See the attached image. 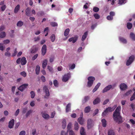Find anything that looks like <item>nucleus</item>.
<instances>
[{
  "mask_svg": "<svg viewBox=\"0 0 135 135\" xmlns=\"http://www.w3.org/2000/svg\"><path fill=\"white\" fill-rule=\"evenodd\" d=\"M95 79V78L93 76L89 77L88 78V81L87 83V86L89 87H91L93 85Z\"/></svg>",
  "mask_w": 135,
  "mask_h": 135,
  "instance_id": "nucleus-2",
  "label": "nucleus"
},
{
  "mask_svg": "<svg viewBox=\"0 0 135 135\" xmlns=\"http://www.w3.org/2000/svg\"><path fill=\"white\" fill-rule=\"evenodd\" d=\"M120 88L121 90H124L127 89V86L124 83H122L120 85Z\"/></svg>",
  "mask_w": 135,
  "mask_h": 135,
  "instance_id": "nucleus-7",
  "label": "nucleus"
},
{
  "mask_svg": "<svg viewBox=\"0 0 135 135\" xmlns=\"http://www.w3.org/2000/svg\"><path fill=\"white\" fill-rule=\"evenodd\" d=\"M46 47V46L45 45H44L42 47L41 49L42 54L43 56L45 55L46 53L47 50Z\"/></svg>",
  "mask_w": 135,
  "mask_h": 135,
  "instance_id": "nucleus-8",
  "label": "nucleus"
},
{
  "mask_svg": "<svg viewBox=\"0 0 135 135\" xmlns=\"http://www.w3.org/2000/svg\"><path fill=\"white\" fill-rule=\"evenodd\" d=\"M20 112L19 109H18L16 111L15 113V115L16 116H17L19 113Z\"/></svg>",
  "mask_w": 135,
  "mask_h": 135,
  "instance_id": "nucleus-63",
  "label": "nucleus"
},
{
  "mask_svg": "<svg viewBox=\"0 0 135 135\" xmlns=\"http://www.w3.org/2000/svg\"><path fill=\"white\" fill-rule=\"evenodd\" d=\"M134 99H135V91L131 97L130 100L131 101H132Z\"/></svg>",
  "mask_w": 135,
  "mask_h": 135,
  "instance_id": "nucleus-44",
  "label": "nucleus"
},
{
  "mask_svg": "<svg viewBox=\"0 0 135 135\" xmlns=\"http://www.w3.org/2000/svg\"><path fill=\"white\" fill-rule=\"evenodd\" d=\"M30 94L31 95V98H33L35 97V95L34 92L33 91H32L30 92Z\"/></svg>",
  "mask_w": 135,
  "mask_h": 135,
  "instance_id": "nucleus-46",
  "label": "nucleus"
},
{
  "mask_svg": "<svg viewBox=\"0 0 135 135\" xmlns=\"http://www.w3.org/2000/svg\"><path fill=\"white\" fill-rule=\"evenodd\" d=\"M112 88V86L111 85H109L105 87L102 91V92L104 93L110 90Z\"/></svg>",
  "mask_w": 135,
  "mask_h": 135,
  "instance_id": "nucleus-11",
  "label": "nucleus"
},
{
  "mask_svg": "<svg viewBox=\"0 0 135 135\" xmlns=\"http://www.w3.org/2000/svg\"><path fill=\"white\" fill-rule=\"evenodd\" d=\"M132 92L131 90H130L127 91L126 93H125L123 95L124 96H128Z\"/></svg>",
  "mask_w": 135,
  "mask_h": 135,
  "instance_id": "nucleus-37",
  "label": "nucleus"
},
{
  "mask_svg": "<svg viewBox=\"0 0 135 135\" xmlns=\"http://www.w3.org/2000/svg\"><path fill=\"white\" fill-rule=\"evenodd\" d=\"M80 133L81 135H86L85 132L84 128L83 127H81L80 131Z\"/></svg>",
  "mask_w": 135,
  "mask_h": 135,
  "instance_id": "nucleus-16",
  "label": "nucleus"
},
{
  "mask_svg": "<svg viewBox=\"0 0 135 135\" xmlns=\"http://www.w3.org/2000/svg\"><path fill=\"white\" fill-rule=\"evenodd\" d=\"M11 53L8 52V51L6 52L5 53V55L6 56L9 57L11 56Z\"/></svg>",
  "mask_w": 135,
  "mask_h": 135,
  "instance_id": "nucleus-56",
  "label": "nucleus"
},
{
  "mask_svg": "<svg viewBox=\"0 0 135 135\" xmlns=\"http://www.w3.org/2000/svg\"><path fill=\"white\" fill-rule=\"evenodd\" d=\"M71 104L68 103L66 105V112H69L70 110Z\"/></svg>",
  "mask_w": 135,
  "mask_h": 135,
  "instance_id": "nucleus-22",
  "label": "nucleus"
},
{
  "mask_svg": "<svg viewBox=\"0 0 135 135\" xmlns=\"http://www.w3.org/2000/svg\"><path fill=\"white\" fill-rule=\"evenodd\" d=\"M40 70V67L39 65H37L36 68V73L37 75L39 74Z\"/></svg>",
  "mask_w": 135,
  "mask_h": 135,
  "instance_id": "nucleus-25",
  "label": "nucleus"
},
{
  "mask_svg": "<svg viewBox=\"0 0 135 135\" xmlns=\"http://www.w3.org/2000/svg\"><path fill=\"white\" fill-rule=\"evenodd\" d=\"M62 128L63 129H64L65 128L66 125V123L65 119H63L62 121Z\"/></svg>",
  "mask_w": 135,
  "mask_h": 135,
  "instance_id": "nucleus-27",
  "label": "nucleus"
},
{
  "mask_svg": "<svg viewBox=\"0 0 135 135\" xmlns=\"http://www.w3.org/2000/svg\"><path fill=\"white\" fill-rule=\"evenodd\" d=\"M32 110H29L26 114V117H27L29 116L32 112Z\"/></svg>",
  "mask_w": 135,
  "mask_h": 135,
  "instance_id": "nucleus-57",
  "label": "nucleus"
},
{
  "mask_svg": "<svg viewBox=\"0 0 135 135\" xmlns=\"http://www.w3.org/2000/svg\"><path fill=\"white\" fill-rule=\"evenodd\" d=\"M71 123H70L68 124L67 126V128L68 129V131L70 130L71 129Z\"/></svg>",
  "mask_w": 135,
  "mask_h": 135,
  "instance_id": "nucleus-48",
  "label": "nucleus"
},
{
  "mask_svg": "<svg viewBox=\"0 0 135 135\" xmlns=\"http://www.w3.org/2000/svg\"><path fill=\"white\" fill-rule=\"evenodd\" d=\"M53 84L56 87H57L58 86V83L56 80H55L53 82Z\"/></svg>",
  "mask_w": 135,
  "mask_h": 135,
  "instance_id": "nucleus-47",
  "label": "nucleus"
},
{
  "mask_svg": "<svg viewBox=\"0 0 135 135\" xmlns=\"http://www.w3.org/2000/svg\"><path fill=\"white\" fill-rule=\"evenodd\" d=\"M100 101V99L98 98H97L94 100L93 104L94 105H95L99 103Z\"/></svg>",
  "mask_w": 135,
  "mask_h": 135,
  "instance_id": "nucleus-19",
  "label": "nucleus"
},
{
  "mask_svg": "<svg viewBox=\"0 0 135 135\" xmlns=\"http://www.w3.org/2000/svg\"><path fill=\"white\" fill-rule=\"evenodd\" d=\"M93 16L96 19H99L100 17V16L97 13L94 14Z\"/></svg>",
  "mask_w": 135,
  "mask_h": 135,
  "instance_id": "nucleus-45",
  "label": "nucleus"
},
{
  "mask_svg": "<svg viewBox=\"0 0 135 135\" xmlns=\"http://www.w3.org/2000/svg\"><path fill=\"white\" fill-rule=\"evenodd\" d=\"M30 9L29 8L27 7L25 10L26 15L27 16H30Z\"/></svg>",
  "mask_w": 135,
  "mask_h": 135,
  "instance_id": "nucleus-21",
  "label": "nucleus"
},
{
  "mask_svg": "<svg viewBox=\"0 0 135 135\" xmlns=\"http://www.w3.org/2000/svg\"><path fill=\"white\" fill-rule=\"evenodd\" d=\"M38 56V54H36L32 58V60L33 61L35 60L37 57Z\"/></svg>",
  "mask_w": 135,
  "mask_h": 135,
  "instance_id": "nucleus-53",
  "label": "nucleus"
},
{
  "mask_svg": "<svg viewBox=\"0 0 135 135\" xmlns=\"http://www.w3.org/2000/svg\"><path fill=\"white\" fill-rule=\"evenodd\" d=\"M130 37L133 40L135 41V35L134 33L132 32L130 33Z\"/></svg>",
  "mask_w": 135,
  "mask_h": 135,
  "instance_id": "nucleus-28",
  "label": "nucleus"
},
{
  "mask_svg": "<svg viewBox=\"0 0 135 135\" xmlns=\"http://www.w3.org/2000/svg\"><path fill=\"white\" fill-rule=\"evenodd\" d=\"M47 60L46 59L44 60L42 64V68L44 69H45L47 65Z\"/></svg>",
  "mask_w": 135,
  "mask_h": 135,
  "instance_id": "nucleus-15",
  "label": "nucleus"
},
{
  "mask_svg": "<svg viewBox=\"0 0 135 135\" xmlns=\"http://www.w3.org/2000/svg\"><path fill=\"white\" fill-rule=\"evenodd\" d=\"M88 35V32L86 31L85 32L82 36L81 38V40L82 41H84Z\"/></svg>",
  "mask_w": 135,
  "mask_h": 135,
  "instance_id": "nucleus-14",
  "label": "nucleus"
},
{
  "mask_svg": "<svg viewBox=\"0 0 135 135\" xmlns=\"http://www.w3.org/2000/svg\"><path fill=\"white\" fill-rule=\"evenodd\" d=\"M20 74L24 77H25L26 76V73L25 71L21 72L20 73Z\"/></svg>",
  "mask_w": 135,
  "mask_h": 135,
  "instance_id": "nucleus-55",
  "label": "nucleus"
},
{
  "mask_svg": "<svg viewBox=\"0 0 135 135\" xmlns=\"http://www.w3.org/2000/svg\"><path fill=\"white\" fill-rule=\"evenodd\" d=\"M10 42L9 40H6L3 41V42L4 44H8Z\"/></svg>",
  "mask_w": 135,
  "mask_h": 135,
  "instance_id": "nucleus-60",
  "label": "nucleus"
},
{
  "mask_svg": "<svg viewBox=\"0 0 135 135\" xmlns=\"http://www.w3.org/2000/svg\"><path fill=\"white\" fill-rule=\"evenodd\" d=\"M98 112H99V110H98V109H96L94 111V112L93 114V115H96L98 113Z\"/></svg>",
  "mask_w": 135,
  "mask_h": 135,
  "instance_id": "nucleus-62",
  "label": "nucleus"
},
{
  "mask_svg": "<svg viewBox=\"0 0 135 135\" xmlns=\"http://www.w3.org/2000/svg\"><path fill=\"white\" fill-rule=\"evenodd\" d=\"M135 59V56L132 55L130 56L129 59L126 61V65L128 66L130 65L134 61Z\"/></svg>",
  "mask_w": 135,
  "mask_h": 135,
  "instance_id": "nucleus-4",
  "label": "nucleus"
},
{
  "mask_svg": "<svg viewBox=\"0 0 135 135\" xmlns=\"http://www.w3.org/2000/svg\"><path fill=\"white\" fill-rule=\"evenodd\" d=\"M30 50L31 53H34L37 51L38 48L35 45H34L32 47Z\"/></svg>",
  "mask_w": 135,
  "mask_h": 135,
  "instance_id": "nucleus-9",
  "label": "nucleus"
},
{
  "mask_svg": "<svg viewBox=\"0 0 135 135\" xmlns=\"http://www.w3.org/2000/svg\"><path fill=\"white\" fill-rule=\"evenodd\" d=\"M119 39L121 42L123 43H127V41L126 39L123 37H120Z\"/></svg>",
  "mask_w": 135,
  "mask_h": 135,
  "instance_id": "nucleus-30",
  "label": "nucleus"
},
{
  "mask_svg": "<svg viewBox=\"0 0 135 135\" xmlns=\"http://www.w3.org/2000/svg\"><path fill=\"white\" fill-rule=\"evenodd\" d=\"M74 129L75 130L77 131L79 129V127L78 124L77 122H76L74 125Z\"/></svg>",
  "mask_w": 135,
  "mask_h": 135,
  "instance_id": "nucleus-36",
  "label": "nucleus"
},
{
  "mask_svg": "<svg viewBox=\"0 0 135 135\" xmlns=\"http://www.w3.org/2000/svg\"><path fill=\"white\" fill-rule=\"evenodd\" d=\"M78 37H72L70 38L69 40V42H71L72 41L73 43H75L77 40Z\"/></svg>",
  "mask_w": 135,
  "mask_h": 135,
  "instance_id": "nucleus-12",
  "label": "nucleus"
},
{
  "mask_svg": "<svg viewBox=\"0 0 135 135\" xmlns=\"http://www.w3.org/2000/svg\"><path fill=\"white\" fill-rule=\"evenodd\" d=\"M92 121L91 119H89L87 121V125L88 128H90L91 127V125L92 123Z\"/></svg>",
  "mask_w": 135,
  "mask_h": 135,
  "instance_id": "nucleus-17",
  "label": "nucleus"
},
{
  "mask_svg": "<svg viewBox=\"0 0 135 135\" xmlns=\"http://www.w3.org/2000/svg\"><path fill=\"white\" fill-rule=\"evenodd\" d=\"M20 8V5L19 4H18L15 7L14 9V12L15 13H17Z\"/></svg>",
  "mask_w": 135,
  "mask_h": 135,
  "instance_id": "nucleus-24",
  "label": "nucleus"
},
{
  "mask_svg": "<svg viewBox=\"0 0 135 135\" xmlns=\"http://www.w3.org/2000/svg\"><path fill=\"white\" fill-rule=\"evenodd\" d=\"M121 109V107L120 106H118L114 112L113 115L114 120L118 124L122 123V119L120 115Z\"/></svg>",
  "mask_w": 135,
  "mask_h": 135,
  "instance_id": "nucleus-1",
  "label": "nucleus"
},
{
  "mask_svg": "<svg viewBox=\"0 0 135 135\" xmlns=\"http://www.w3.org/2000/svg\"><path fill=\"white\" fill-rule=\"evenodd\" d=\"M69 135H75V134L73 131L70 130L69 132Z\"/></svg>",
  "mask_w": 135,
  "mask_h": 135,
  "instance_id": "nucleus-58",
  "label": "nucleus"
},
{
  "mask_svg": "<svg viewBox=\"0 0 135 135\" xmlns=\"http://www.w3.org/2000/svg\"><path fill=\"white\" fill-rule=\"evenodd\" d=\"M75 65L74 64H73L71 66L69 67V69L70 70V69H73L75 67Z\"/></svg>",
  "mask_w": 135,
  "mask_h": 135,
  "instance_id": "nucleus-54",
  "label": "nucleus"
},
{
  "mask_svg": "<svg viewBox=\"0 0 135 135\" xmlns=\"http://www.w3.org/2000/svg\"><path fill=\"white\" fill-rule=\"evenodd\" d=\"M112 110V108L111 107H109L105 109V111H107L108 112H111L113 111Z\"/></svg>",
  "mask_w": 135,
  "mask_h": 135,
  "instance_id": "nucleus-39",
  "label": "nucleus"
},
{
  "mask_svg": "<svg viewBox=\"0 0 135 135\" xmlns=\"http://www.w3.org/2000/svg\"><path fill=\"white\" fill-rule=\"evenodd\" d=\"M127 26L128 29H130L132 27V24L131 23L128 22L127 23Z\"/></svg>",
  "mask_w": 135,
  "mask_h": 135,
  "instance_id": "nucleus-33",
  "label": "nucleus"
},
{
  "mask_svg": "<svg viewBox=\"0 0 135 135\" xmlns=\"http://www.w3.org/2000/svg\"><path fill=\"white\" fill-rule=\"evenodd\" d=\"M28 86V84H24L20 86L18 88V89L21 91H23Z\"/></svg>",
  "mask_w": 135,
  "mask_h": 135,
  "instance_id": "nucleus-6",
  "label": "nucleus"
},
{
  "mask_svg": "<svg viewBox=\"0 0 135 135\" xmlns=\"http://www.w3.org/2000/svg\"><path fill=\"white\" fill-rule=\"evenodd\" d=\"M21 63L22 65H25L27 62L26 58L25 57H22L21 59Z\"/></svg>",
  "mask_w": 135,
  "mask_h": 135,
  "instance_id": "nucleus-13",
  "label": "nucleus"
},
{
  "mask_svg": "<svg viewBox=\"0 0 135 135\" xmlns=\"http://www.w3.org/2000/svg\"><path fill=\"white\" fill-rule=\"evenodd\" d=\"M99 10V9L97 7H94L93 8V11L95 12H98Z\"/></svg>",
  "mask_w": 135,
  "mask_h": 135,
  "instance_id": "nucleus-49",
  "label": "nucleus"
},
{
  "mask_svg": "<svg viewBox=\"0 0 135 135\" xmlns=\"http://www.w3.org/2000/svg\"><path fill=\"white\" fill-rule=\"evenodd\" d=\"M107 19L109 20H112L113 19V17L112 16H111L109 15L107 17Z\"/></svg>",
  "mask_w": 135,
  "mask_h": 135,
  "instance_id": "nucleus-51",
  "label": "nucleus"
},
{
  "mask_svg": "<svg viewBox=\"0 0 135 135\" xmlns=\"http://www.w3.org/2000/svg\"><path fill=\"white\" fill-rule=\"evenodd\" d=\"M51 25L53 27L57 26V23L55 22H51Z\"/></svg>",
  "mask_w": 135,
  "mask_h": 135,
  "instance_id": "nucleus-50",
  "label": "nucleus"
},
{
  "mask_svg": "<svg viewBox=\"0 0 135 135\" xmlns=\"http://www.w3.org/2000/svg\"><path fill=\"white\" fill-rule=\"evenodd\" d=\"M78 121L80 124L83 125V124L84 120L83 119H80L79 120V118H78Z\"/></svg>",
  "mask_w": 135,
  "mask_h": 135,
  "instance_id": "nucleus-38",
  "label": "nucleus"
},
{
  "mask_svg": "<svg viewBox=\"0 0 135 135\" xmlns=\"http://www.w3.org/2000/svg\"><path fill=\"white\" fill-rule=\"evenodd\" d=\"M25 131H22L20 133L19 135H25Z\"/></svg>",
  "mask_w": 135,
  "mask_h": 135,
  "instance_id": "nucleus-64",
  "label": "nucleus"
},
{
  "mask_svg": "<svg viewBox=\"0 0 135 135\" xmlns=\"http://www.w3.org/2000/svg\"><path fill=\"white\" fill-rule=\"evenodd\" d=\"M89 96H85L84 98V100H83V102L84 103L87 102L89 99Z\"/></svg>",
  "mask_w": 135,
  "mask_h": 135,
  "instance_id": "nucleus-40",
  "label": "nucleus"
},
{
  "mask_svg": "<svg viewBox=\"0 0 135 135\" xmlns=\"http://www.w3.org/2000/svg\"><path fill=\"white\" fill-rule=\"evenodd\" d=\"M126 2V0H119L118 3L120 4H125Z\"/></svg>",
  "mask_w": 135,
  "mask_h": 135,
  "instance_id": "nucleus-41",
  "label": "nucleus"
},
{
  "mask_svg": "<svg viewBox=\"0 0 135 135\" xmlns=\"http://www.w3.org/2000/svg\"><path fill=\"white\" fill-rule=\"evenodd\" d=\"M68 131L66 132H65L63 131H62L61 133V135H68Z\"/></svg>",
  "mask_w": 135,
  "mask_h": 135,
  "instance_id": "nucleus-61",
  "label": "nucleus"
},
{
  "mask_svg": "<svg viewBox=\"0 0 135 135\" xmlns=\"http://www.w3.org/2000/svg\"><path fill=\"white\" fill-rule=\"evenodd\" d=\"M108 135H115L114 130L112 129H109L108 132Z\"/></svg>",
  "mask_w": 135,
  "mask_h": 135,
  "instance_id": "nucleus-20",
  "label": "nucleus"
},
{
  "mask_svg": "<svg viewBox=\"0 0 135 135\" xmlns=\"http://www.w3.org/2000/svg\"><path fill=\"white\" fill-rule=\"evenodd\" d=\"M101 122L102 123V126L104 127H105L107 125V121L105 119L102 120Z\"/></svg>",
  "mask_w": 135,
  "mask_h": 135,
  "instance_id": "nucleus-23",
  "label": "nucleus"
},
{
  "mask_svg": "<svg viewBox=\"0 0 135 135\" xmlns=\"http://www.w3.org/2000/svg\"><path fill=\"white\" fill-rule=\"evenodd\" d=\"M108 112L107 111H105V109L102 113V115L103 116H105L108 114Z\"/></svg>",
  "mask_w": 135,
  "mask_h": 135,
  "instance_id": "nucleus-52",
  "label": "nucleus"
},
{
  "mask_svg": "<svg viewBox=\"0 0 135 135\" xmlns=\"http://www.w3.org/2000/svg\"><path fill=\"white\" fill-rule=\"evenodd\" d=\"M55 35L54 34L51 35L50 37V39L52 42H53L55 41Z\"/></svg>",
  "mask_w": 135,
  "mask_h": 135,
  "instance_id": "nucleus-35",
  "label": "nucleus"
},
{
  "mask_svg": "<svg viewBox=\"0 0 135 135\" xmlns=\"http://www.w3.org/2000/svg\"><path fill=\"white\" fill-rule=\"evenodd\" d=\"M47 69L51 73H52L53 72V70L52 67L49 66H47Z\"/></svg>",
  "mask_w": 135,
  "mask_h": 135,
  "instance_id": "nucleus-43",
  "label": "nucleus"
},
{
  "mask_svg": "<svg viewBox=\"0 0 135 135\" xmlns=\"http://www.w3.org/2000/svg\"><path fill=\"white\" fill-rule=\"evenodd\" d=\"M71 75L70 73H68L65 74L63 76L62 79L63 81L66 82L70 78Z\"/></svg>",
  "mask_w": 135,
  "mask_h": 135,
  "instance_id": "nucleus-5",
  "label": "nucleus"
},
{
  "mask_svg": "<svg viewBox=\"0 0 135 135\" xmlns=\"http://www.w3.org/2000/svg\"><path fill=\"white\" fill-rule=\"evenodd\" d=\"M14 120L13 119L10 120L8 124V127L10 128H12L13 127L14 124Z\"/></svg>",
  "mask_w": 135,
  "mask_h": 135,
  "instance_id": "nucleus-10",
  "label": "nucleus"
},
{
  "mask_svg": "<svg viewBox=\"0 0 135 135\" xmlns=\"http://www.w3.org/2000/svg\"><path fill=\"white\" fill-rule=\"evenodd\" d=\"M70 32V29L69 28L66 29L64 32V35L66 36L69 34Z\"/></svg>",
  "mask_w": 135,
  "mask_h": 135,
  "instance_id": "nucleus-29",
  "label": "nucleus"
},
{
  "mask_svg": "<svg viewBox=\"0 0 135 135\" xmlns=\"http://www.w3.org/2000/svg\"><path fill=\"white\" fill-rule=\"evenodd\" d=\"M23 22L22 21H18L16 24L17 26L19 27H21L23 25Z\"/></svg>",
  "mask_w": 135,
  "mask_h": 135,
  "instance_id": "nucleus-26",
  "label": "nucleus"
},
{
  "mask_svg": "<svg viewBox=\"0 0 135 135\" xmlns=\"http://www.w3.org/2000/svg\"><path fill=\"white\" fill-rule=\"evenodd\" d=\"M43 90H44V92L45 93V95L44 97V98L48 99V97L50 96V94L47 87L46 85L44 86L43 87Z\"/></svg>",
  "mask_w": 135,
  "mask_h": 135,
  "instance_id": "nucleus-3",
  "label": "nucleus"
},
{
  "mask_svg": "<svg viewBox=\"0 0 135 135\" xmlns=\"http://www.w3.org/2000/svg\"><path fill=\"white\" fill-rule=\"evenodd\" d=\"M90 108L89 106L86 107L84 109V112L85 113H88L90 110Z\"/></svg>",
  "mask_w": 135,
  "mask_h": 135,
  "instance_id": "nucleus-31",
  "label": "nucleus"
},
{
  "mask_svg": "<svg viewBox=\"0 0 135 135\" xmlns=\"http://www.w3.org/2000/svg\"><path fill=\"white\" fill-rule=\"evenodd\" d=\"M17 48H16L15 49L14 51V52L12 55V56L14 57L16 55L17 52Z\"/></svg>",
  "mask_w": 135,
  "mask_h": 135,
  "instance_id": "nucleus-42",
  "label": "nucleus"
},
{
  "mask_svg": "<svg viewBox=\"0 0 135 135\" xmlns=\"http://www.w3.org/2000/svg\"><path fill=\"white\" fill-rule=\"evenodd\" d=\"M42 117L46 119H47L49 118V116L46 113H43L42 114Z\"/></svg>",
  "mask_w": 135,
  "mask_h": 135,
  "instance_id": "nucleus-32",
  "label": "nucleus"
},
{
  "mask_svg": "<svg viewBox=\"0 0 135 135\" xmlns=\"http://www.w3.org/2000/svg\"><path fill=\"white\" fill-rule=\"evenodd\" d=\"M41 79L42 81L43 82H45L46 81L45 78V77L43 76H41Z\"/></svg>",
  "mask_w": 135,
  "mask_h": 135,
  "instance_id": "nucleus-59",
  "label": "nucleus"
},
{
  "mask_svg": "<svg viewBox=\"0 0 135 135\" xmlns=\"http://www.w3.org/2000/svg\"><path fill=\"white\" fill-rule=\"evenodd\" d=\"M100 83L97 84L93 90L92 91L93 93L95 92L98 89L99 87L100 86Z\"/></svg>",
  "mask_w": 135,
  "mask_h": 135,
  "instance_id": "nucleus-18",
  "label": "nucleus"
},
{
  "mask_svg": "<svg viewBox=\"0 0 135 135\" xmlns=\"http://www.w3.org/2000/svg\"><path fill=\"white\" fill-rule=\"evenodd\" d=\"M6 35V34L5 32H2L0 33V37L1 38H4L5 37Z\"/></svg>",
  "mask_w": 135,
  "mask_h": 135,
  "instance_id": "nucleus-34",
  "label": "nucleus"
}]
</instances>
